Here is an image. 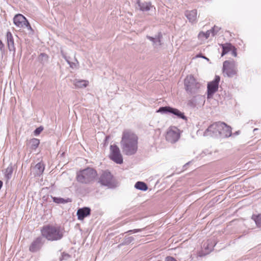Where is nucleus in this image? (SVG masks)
Instances as JSON below:
<instances>
[{
	"instance_id": "obj_1",
	"label": "nucleus",
	"mask_w": 261,
	"mask_h": 261,
	"mask_svg": "<svg viewBox=\"0 0 261 261\" xmlns=\"http://www.w3.org/2000/svg\"><path fill=\"white\" fill-rule=\"evenodd\" d=\"M138 137L133 131L124 130L122 135L120 146L122 152L127 155L135 154L138 149Z\"/></svg>"
},
{
	"instance_id": "obj_2",
	"label": "nucleus",
	"mask_w": 261,
	"mask_h": 261,
	"mask_svg": "<svg viewBox=\"0 0 261 261\" xmlns=\"http://www.w3.org/2000/svg\"><path fill=\"white\" fill-rule=\"evenodd\" d=\"M42 236L48 241H55L61 240L64 235V230L60 227L47 225L41 229Z\"/></svg>"
},
{
	"instance_id": "obj_3",
	"label": "nucleus",
	"mask_w": 261,
	"mask_h": 261,
	"mask_svg": "<svg viewBox=\"0 0 261 261\" xmlns=\"http://www.w3.org/2000/svg\"><path fill=\"white\" fill-rule=\"evenodd\" d=\"M97 174L95 169L88 167L77 172L76 180L80 183L89 184L94 180Z\"/></svg>"
},
{
	"instance_id": "obj_4",
	"label": "nucleus",
	"mask_w": 261,
	"mask_h": 261,
	"mask_svg": "<svg viewBox=\"0 0 261 261\" xmlns=\"http://www.w3.org/2000/svg\"><path fill=\"white\" fill-rule=\"evenodd\" d=\"M184 85L187 92L191 94L196 93L201 86V84L191 75L185 79Z\"/></svg>"
},
{
	"instance_id": "obj_5",
	"label": "nucleus",
	"mask_w": 261,
	"mask_h": 261,
	"mask_svg": "<svg viewBox=\"0 0 261 261\" xmlns=\"http://www.w3.org/2000/svg\"><path fill=\"white\" fill-rule=\"evenodd\" d=\"M237 64L234 60L225 61L223 64V71L224 75L232 77L237 73Z\"/></svg>"
},
{
	"instance_id": "obj_6",
	"label": "nucleus",
	"mask_w": 261,
	"mask_h": 261,
	"mask_svg": "<svg viewBox=\"0 0 261 261\" xmlns=\"http://www.w3.org/2000/svg\"><path fill=\"white\" fill-rule=\"evenodd\" d=\"M98 182L102 186L109 188H113L115 186V182L113 175L107 170L102 171L99 177Z\"/></svg>"
},
{
	"instance_id": "obj_7",
	"label": "nucleus",
	"mask_w": 261,
	"mask_h": 261,
	"mask_svg": "<svg viewBox=\"0 0 261 261\" xmlns=\"http://www.w3.org/2000/svg\"><path fill=\"white\" fill-rule=\"evenodd\" d=\"M221 122H216L210 125L204 133V136L219 137L220 136V130L222 126Z\"/></svg>"
},
{
	"instance_id": "obj_8",
	"label": "nucleus",
	"mask_w": 261,
	"mask_h": 261,
	"mask_svg": "<svg viewBox=\"0 0 261 261\" xmlns=\"http://www.w3.org/2000/svg\"><path fill=\"white\" fill-rule=\"evenodd\" d=\"M157 112H160L162 114H172L178 118L187 120V117L185 116L184 113L181 112L177 109L173 108L169 106L160 107L157 111Z\"/></svg>"
},
{
	"instance_id": "obj_9",
	"label": "nucleus",
	"mask_w": 261,
	"mask_h": 261,
	"mask_svg": "<svg viewBox=\"0 0 261 261\" xmlns=\"http://www.w3.org/2000/svg\"><path fill=\"white\" fill-rule=\"evenodd\" d=\"M180 138L179 130L175 126H172L168 129L166 139L168 142L174 143L177 142Z\"/></svg>"
},
{
	"instance_id": "obj_10",
	"label": "nucleus",
	"mask_w": 261,
	"mask_h": 261,
	"mask_svg": "<svg viewBox=\"0 0 261 261\" xmlns=\"http://www.w3.org/2000/svg\"><path fill=\"white\" fill-rule=\"evenodd\" d=\"M110 159L117 164H122L123 163L122 156L120 153L119 147L116 145L110 146Z\"/></svg>"
},
{
	"instance_id": "obj_11",
	"label": "nucleus",
	"mask_w": 261,
	"mask_h": 261,
	"mask_svg": "<svg viewBox=\"0 0 261 261\" xmlns=\"http://www.w3.org/2000/svg\"><path fill=\"white\" fill-rule=\"evenodd\" d=\"M220 77L216 75L215 79L207 84V98L211 97L218 89Z\"/></svg>"
},
{
	"instance_id": "obj_12",
	"label": "nucleus",
	"mask_w": 261,
	"mask_h": 261,
	"mask_svg": "<svg viewBox=\"0 0 261 261\" xmlns=\"http://www.w3.org/2000/svg\"><path fill=\"white\" fill-rule=\"evenodd\" d=\"M44 243V240L42 237H37L31 243L29 250L32 252H36L41 249Z\"/></svg>"
},
{
	"instance_id": "obj_13",
	"label": "nucleus",
	"mask_w": 261,
	"mask_h": 261,
	"mask_svg": "<svg viewBox=\"0 0 261 261\" xmlns=\"http://www.w3.org/2000/svg\"><path fill=\"white\" fill-rule=\"evenodd\" d=\"M136 8L143 12H148L152 9H155L151 2H143L141 0L137 1Z\"/></svg>"
},
{
	"instance_id": "obj_14",
	"label": "nucleus",
	"mask_w": 261,
	"mask_h": 261,
	"mask_svg": "<svg viewBox=\"0 0 261 261\" xmlns=\"http://www.w3.org/2000/svg\"><path fill=\"white\" fill-rule=\"evenodd\" d=\"M220 125L222 128H220V137L224 138L230 137L231 135V128L224 122H221Z\"/></svg>"
},
{
	"instance_id": "obj_15",
	"label": "nucleus",
	"mask_w": 261,
	"mask_h": 261,
	"mask_svg": "<svg viewBox=\"0 0 261 261\" xmlns=\"http://www.w3.org/2000/svg\"><path fill=\"white\" fill-rule=\"evenodd\" d=\"M27 19L22 14H17L13 18L14 23L19 28L24 27Z\"/></svg>"
},
{
	"instance_id": "obj_16",
	"label": "nucleus",
	"mask_w": 261,
	"mask_h": 261,
	"mask_svg": "<svg viewBox=\"0 0 261 261\" xmlns=\"http://www.w3.org/2000/svg\"><path fill=\"white\" fill-rule=\"evenodd\" d=\"M91 210L89 207H85L79 208L77 211V218L80 220H83L85 217L90 215Z\"/></svg>"
},
{
	"instance_id": "obj_17",
	"label": "nucleus",
	"mask_w": 261,
	"mask_h": 261,
	"mask_svg": "<svg viewBox=\"0 0 261 261\" xmlns=\"http://www.w3.org/2000/svg\"><path fill=\"white\" fill-rule=\"evenodd\" d=\"M6 38L7 40V44L8 49L10 51H15V47L14 46V39L12 33L8 31L6 34Z\"/></svg>"
},
{
	"instance_id": "obj_18",
	"label": "nucleus",
	"mask_w": 261,
	"mask_h": 261,
	"mask_svg": "<svg viewBox=\"0 0 261 261\" xmlns=\"http://www.w3.org/2000/svg\"><path fill=\"white\" fill-rule=\"evenodd\" d=\"M185 15L191 23H194L196 21L197 19V11L193 10L191 11H187L185 12Z\"/></svg>"
},
{
	"instance_id": "obj_19",
	"label": "nucleus",
	"mask_w": 261,
	"mask_h": 261,
	"mask_svg": "<svg viewBox=\"0 0 261 261\" xmlns=\"http://www.w3.org/2000/svg\"><path fill=\"white\" fill-rule=\"evenodd\" d=\"M162 37V35L161 33H159L158 36H155V37H152L149 36H147V39H148L150 41L153 42V45L155 47L160 46L161 45V39Z\"/></svg>"
},
{
	"instance_id": "obj_20",
	"label": "nucleus",
	"mask_w": 261,
	"mask_h": 261,
	"mask_svg": "<svg viewBox=\"0 0 261 261\" xmlns=\"http://www.w3.org/2000/svg\"><path fill=\"white\" fill-rule=\"evenodd\" d=\"M221 46L222 48V52L221 54L222 57L230 51V50L233 48V46L231 44L228 43L221 44Z\"/></svg>"
},
{
	"instance_id": "obj_21",
	"label": "nucleus",
	"mask_w": 261,
	"mask_h": 261,
	"mask_svg": "<svg viewBox=\"0 0 261 261\" xmlns=\"http://www.w3.org/2000/svg\"><path fill=\"white\" fill-rule=\"evenodd\" d=\"M89 84L88 81L86 80H77L74 81V84L76 88H82L86 87Z\"/></svg>"
},
{
	"instance_id": "obj_22",
	"label": "nucleus",
	"mask_w": 261,
	"mask_h": 261,
	"mask_svg": "<svg viewBox=\"0 0 261 261\" xmlns=\"http://www.w3.org/2000/svg\"><path fill=\"white\" fill-rule=\"evenodd\" d=\"M135 187L142 191H146L148 189L147 185L142 181H138L136 183Z\"/></svg>"
},
{
	"instance_id": "obj_23",
	"label": "nucleus",
	"mask_w": 261,
	"mask_h": 261,
	"mask_svg": "<svg viewBox=\"0 0 261 261\" xmlns=\"http://www.w3.org/2000/svg\"><path fill=\"white\" fill-rule=\"evenodd\" d=\"M53 201L57 203H68L69 202H71V200L69 198H67L66 199H65L63 198L60 197H53Z\"/></svg>"
},
{
	"instance_id": "obj_24",
	"label": "nucleus",
	"mask_w": 261,
	"mask_h": 261,
	"mask_svg": "<svg viewBox=\"0 0 261 261\" xmlns=\"http://www.w3.org/2000/svg\"><path fill=\"white\" fill-rule=\"evenodd\" d=\"M39 143V140L36 138L32 139L30 141V144L32 149H36L38 147Z\"/></svg>"
},
{
	"instance_id": "obj_25",
	"label": "nucleus",
	"mask_w": 261,
	"mask_h": 261,
	"mask_svg": "<svg viewBox=\"0 0 261 261\" xmlns=\"http://www.w3.org/2000/svg\"><path fill=\"white\" fill-rule=\"evenodd\" d=\"M216 244V243L215 241L212 242L211 240H208L206 245V243L203 244V247L205 248V249L211 250Z\"/></svg>"
},
{
	"instance_id": "obj_26",
	"label": "nucleus",
	"mask_w": 261,
	"mask_h": 261,
	"mask_svg": "<svg viewBox=\"0 0 261 261\" xmlns=\"http://www.w3.org/2000/svg\"><path fill=\"white\" fill-rule=\"evenodd\" d=\"M13 171V169L11 165L9 166L6 169L5 176L7 179H9L11 177Z\"/></svg>"
},
{
	"instance_id": "obj_27",
	"label": "nucleus",
	"mask_w": 261,
	"mask_h": 261,
	"mask_svg": "<svg viewBox=\"0 0 261 261\" xmlns=\"http://www.w3.org/2000/svg\"><path fill=\"white\" fill-rule=\"evenodd\" d=\"M35 169L37 170V174H41L44 171V166L42 163H38L35 165Z\"/></svg>"
},
{
	"instance_id": "obj_28",
	"label": "nucleus",
	"mask_w": 261,
	"mask_h": 261,
	"mask_svg": "<svg viewBox=\"0 0 261 261\" xmlns=\"http://www.w3.org/2000/svg\"><path fill=\"white\" fill-rule=\"evenodd\" d=\"M48 60V56L44 54L41 53L38 57V60L41 63L43 64L46 62Z\"/></svg>"
},
{
	"instance_id": "obj_29",
	"label": "nucleus",
	"mask_w": 261,
	"mask_h": 261,
	"mask_svg": "<svg viewBox=\"0 0 261 261\" xmlns=\"http://www.w3.org/2000/svg\"><path fill=\"white\" fill-rule=\"evenodd\" d=\"M252 218L254 220L257 226L261 227V213L257 216L253 215Z\"/></svg>"
},
{
	"instance_id": "obj_30",
	"label": "nucleus",
	"mask_w": 261,
	"mask_h": 261,
	"mask_svg": "<svg viewBox=\"0 0 261 261\" xmlns=\"http://www.w3.org/2000/svg\"><path fill=\"white\" fill-rule=\"evenodd\" d=\"M61 53L62 55V57L65 59V60L66 61V62L68 63V64L70 65V67H72V63L70 62L69 58H68L66 54L64 53L63 50L61 51Z\"/></svg>"
},
{
	"instance_id": "obj_31",
	"label": "nucleus",
	"mask_w": 261,
	"mask_h": 261,
	"mask_svg": "<svg viewBox=\"0 0 261 261\" xmlns=\"http://www.w3.org/2000/svg\"><path fill=\"white\" fill-rule=\"evenodd\" d=\"M220 28L217 26H214L212 29V34L213 36H215L219 32Z\"/></svg>"
},
{
	"instance_id": "obj_32",
	"label": "nucleus",
	"mask_w": 261,
	"mask_h": 261,
	"mask_svg": "<svg viewBox=\"0 0 261 261\" xmlns=\"http://www.w3.org/2000/svg\"><path fill=\"white\" fill-rule=\"evenodd\" d=\"M43 128L41 126H40L37 128L34 131V135L35 136H37L40 134V133L43 130Z\"/></svg>"
},
{
	"instance_id": "obj_33",
	"label": "nucleus",
	"mask_w": 261,
	"mask_h": 261,
	"mask_svg": "<svg viewBox=\"0 0 261 261\" xmlns=\"http://www.w3.org/2000/svg\"><path fill=\"white\" fill-rule=\"evenodd\" d=\"M134 240V238L132 237H128L125 239L124 242L126 244L130 243Z\"/></svg>"
},
{
	"instance_id": "obj_34",
	"label": "nucleus",
	"mask_w": 261,
	"mask_h": 261,
	"mask_svg": "<svg viewBox=\"0 0 261 261\" xmlns=\"http://www.w3.org/2000/svg\"><path fill=\"white\" fill-rule=\"evenodd\" d=\"M230 51H231V54L232 56H233L234 57H237V49L234 47V46H233V48L231 50H230Z\"/></svg>"
},
{
	"instance_id": "obj_35",
	"label": "nucleus",
	"mask_w": 261,
	"mask_h": 261,
	"mask_svg": "<svg viewBox=\"0 0 261 261\" xmlns=\"http://www.w3.org/2000/svg\"><path fill=\"white\" fill-rule=\"evenodd\" d=\"M211 33H212L211 30L207 31L205 33H204V38L205 39H207L209 37Z\"/></svg>"
},
{
	"instance_id": "obj_36",
	"label": "nucleus",
	"mask_w": 261,
	"mask_h": 261,
	"mask_svg": "<svg viewBox=\"0 0 261 261\" xmlns=\"http://www.w3.org/2000/svg\"><path fill=\"white\" fill-rule=\"evenodd\" d=\"M24 27H26L28 30H31V31H33L32 28L28 20L25 22Z\"/></svg>"
},
{
	"instance_id": "obj_37",
	"label": "nucleus",
	"mask_w": 261,
	"mask_h": 261,
	"mask_svg": "<svg viewBox=\"0 0 261 261\" xmlns=\"http://www.w3.org/2000/svg\"><path fill=\"white\" fill-rule=\"evenodd\" d=\"M165 261H177L175 258L173 257L168 256L166 258Z\"/></svg>"
},
{
	"instance_id": "obj_38",
	"label": "nucleus",
	"mask_w": 261,
	"mask_h": 261,
	"mask_svg": "<svg viewBox=\"0 0 261 261\" xmlns=\"http://www.w3.org/2000/svg\"><path fill=\"white\" fill-rule=\"evenodd\" d=\"M141 231V229H133V230H130L128 232H130L132 233H136V232H139Z\"/></svg>"
},
{
	"instance_id": "obj_39",
	"label": "nucleus",
	"mask_w": 261,
	"mask_h": 261,
	"mask_svg": "<svg viewBox=\"0 0 261 261\" xmlns=\"http://www.w3.org/2000/svg\"><path fill=\"white\" fill-rule=\"evenodd\" d=\"M204 33L203 32H201L199 33L198 37L199 38L204 37Z\"/></svg>"
},
{
	"instance_id": "obj_40",
	"label": "nucleus",
	"mask_w": 261,
	"mask_h": 261,
	"mask_svg": "<svg viewBox=\"0 0 261 261\" xmlns=\"http://www.w3.org/2000/svg\"><path fill=\"white\" fill-rule=\"evenodd\" d=\"M4 45L3 43L2 42V41L0 40V49L2 50L3 48H4Z\"/></svg>"
},
{
	"instance_id": "obj_41",
	"label": "nucleus",
	"mask_w": 261,
	"mask_h": 261,
	"mask_svg": "<svg viewBox=\"0 0 261 261\" xmlns=\"http://www.w3.org/2000/svg\"><path fill=\"white\" fill-rule=\"evenodd\" d=\"M189 105H191V106H192V107H195V106H196L195 104H193V102H192V100H190V101H189Z\"/></svg>"
},
{
	"instance_id": "obj_42",
	"label": "nucleus",
	"mask_w": 261,
	"mask_h": 261,
	"mask_svg": "<svg viewBox=\"0 0 261 261\" xmlns=\"http://www.w3.org/2000/svg\"><path fill=\"white\" fill-rule=\"evenodd\" d=\"M63 256L64 257H68L69 256V255L68 254H63Z\"/></svg>"
},
{
	"instance_id": "obj_43",
	"label": "nucleus",
	"mask_w": 261,
	"mask_h": 261,
	"mask_svg": "<svg viewBox=\"0 0 261 261\" xmlns=\"http://www.w3.org/2000/svg\"><path fill=\"white\" fill-rule=\"evenodd\" d=\"M198 97H199V98H202V96H198Z\"/></svg>"
},
{
	"instance_id": "obj_44",
	"label": "nucleus",
	"mask_w": 261,
	"mask_h": 261,
	"mask_svg": "<svg viewBox=\"0 0 261 261\" xmlns=\"http://www.w3.org/2000/svg\"><path fill=\"white\" fill-rule=\"evenodd\" d=\"M257 129V128H254V131H255V130H256Z\"/></svg>"
}]
</instances>
